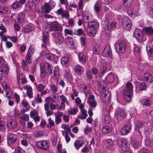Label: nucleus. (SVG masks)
I'll return each mask as SVG.
<instances>
[{
    "instance_id": "obj_14",
    "label": "nucleus",
    "mask_w": 153,
    "mask_h": 153,
    "mask_svg": "<svg viewBox=\"0 0 153 153\" xmlns=\"http://www.w3.org/2000/svg\"><path fill=\"white\" fill-rule=\"evenodd\" d=\"M65 42L66 44L69 48L73 49L75 48L74 45V43L72 37H68L65 38Z\"/></svg>"
},
{
    "instance_id": "obj_48",
    "label": "nucleus",
    "mask_w": 153,
    "mask_h": 153,
    "mask_svg": "<svg viewBox=\"0 0 153 153\" xmlns=\"http://www.w3.org/2000/svg\"><path fill=\"white\" fill-rule=\"evenodd\" d=\"M78 110L77 108H75L73 109L69 110L68 111L69 114L71 115H74L78 112Z\"/></svg>"
},
{
    "instance_id": "obj_5",
    "label": "nucleus",
    "mask_w": 153,
    "mask_h": 153,
    "mask_svg": "<svg viewBox=\"0 0 153 153\" xmlns=\"http://www.w3.org/2000/svg\"><path fill=\"white\" fill-rule=\"evenodd\" d=\"M126 44L123 41H121L115 45V48L117 52L123 53L126 51Z\"/></svg>"
},
{
    "instance_id": "obj_32",
    "label": "nucleus",
    "mask_w": 153,
    "mask_h": 153,
    "mask_svg": "<svg viewBox=\"0 0 153 153\" xmlns=\"http://www.w3.org/2000/svg\"><path fill=\"white\" fill-rule=\"evenodd\" d=\"M128 13L129 16L134 17L138 15V12L137 10L133 8H130L129 10H128Z\"/></svg>"
},
{
    "instance_id": "obj_3",
    "label": "nucleus",
    "mask_w": 153,
    "mask_h": 153,
    "mask_svg": "<svg viewBox=\"0 0 153 153\" xmlns=\"http://www.w3.org/2000/svg\"><path fill=\"white\" fill-rule=\"evenodd\" d=\"M87 30L89 32L90 35L94 36L97 32L96 29L99 27L98 23L95 21L89 22L88 23Z\"/></svg>"
},
{
    "instance_id": "obj_53",
    "label": "nucleus",
    "mask_w": 153,
    "mask_h": 153,
    "mask_svg": "<svg viewBox=\"0 0 153 153\" xmlns=\"http://www.w3.org/2000/svg\"><path fill=\"white\" fill-rule=\"evenodd\" d=\"M21 64L22 66L24 69L26 70L28 69V67L27 65V64L26 61L24 60H22Z\"/></svg>"
},
{
    "instance_id": "obj_29",
    "label": "nucleus",
    "mask_w": 153,
    "mask_h": 153,
    "mask_svg": "<svg viewBox=\"0 0 153 153\" xmlns=\"http://www.w3.org/2000/svg\"><path fill=\"white\" fill-rule=\"evenodd\" d=\"M78 57L79 61L82 63H86V58L85 55L82 53H80L78 54Z\"/></svg>"
},
{
    "instance_id": "obj_24",
    "label": "nucleus",
    "mask_w": 153,
    "mask_h": 153,
    "mask_svg": "<svg viewBox=\"0 0 153 153\" xmlns=\"http://www.w3.org/2000/svg\"><path fill=\"white\" fill-rule=\"evenodd\" d=\"M114 79L113 74L112 73H110L106 77L105 81L108 83H111L114 81Z\"/></svg>"
},
{
    "instance_id": "obj_43",
    "label": "nucleus",
    "mask_w": 153,
    "mask_h": 153,
    "mask_svg": "<svg viewBox=\"0 0 153 153\" xmlns=\"http://www.w3.org/2000/svg\"><path fill=\"white\" fill-rule=\"evenodd\" d=\"M2 88L6 92V95H8L10 92L11 91V89L7 85L4 84V85L3 84L2 85Z\"/></svg>"
},
{
    "instance_id": "obj_6",
    "label": "nucleus",
    "mask_w": 153,
    "mask_h": 153,
    "mask_svg": "<svg viewBox=\"0 0 153 153\" xmlns=\"http://www.w3.org/2000/svg\"><path fill=\"white\" fill-rule=\"evenodd\" d=\"M118 143L121 147L122 150H128L129 149V144L128 143V142L126 138H122L118 139Z\"/></svg>"
},
{
    "instance_id": "obj_19",
    "label": "nucleus",
    "mask_w": 153,
    "mask_h": 153,
    "mask_svg": "<svg viewBox=\"0 0 153 153\" xmlns=\"http://www.w3.org/2000/svg\"><path fill=\"white\" fill-rule=\"evenodd\" d=\"M17 126L16 122L13 119L9 120L7 123V126L10 129L15 128Z\"/></svg>"
},
{
    "instance_id": "obj_2",
    "label": "nucleus",
    "mask_w": 153,
    "mask_h": 153,
    "mask_svg": "<svg viewBox=\"0 0 153 153\" xmlns=\"http://www.w3.org/2000/svg\"><path fill=\"white\" fill-rule=\"evenodd\" d=\"M62 27L56 21L52 22L48 24L45 27L47 32L51 31H60L62 30Z\"/></svg>"
},
{
    "instance_id": "obj_54",
    "label": "nucleus",
    "mask_w": 153,
    "mask_h": 153,
    "mask_svg": "<svg viewBox=\"0 0 153 153\" xmlns=\"http://www.w3.org/2000/svg\"><path fill=\"white\" fill-rule=\"evenodd\" d=\"M62 127L65 130L66 133L70 132L71 129L69 125L67 126L66 125L62 124Z\"/></svg>"
},
{
    "instance_id": "obj_15",
    "label": "nucleus",
    "mask_w": 153,
    "mask_h": 153,
    "mask_svg": "<svg viewBox=\"0 0 153 153\" xmlns=\"http://www.w3.org/2000/svg\"><path fill=\"white\" fill-rule=\"evenodd\" d=\"M9 71L8 66L4 63L1 64L0 67V71L3 75L7 74Z\"/></svg>"
},
{
    "instance_id": "obj_49",
    "label": "nucleus",
    "mask_w": 153,
    "mask_h": 153,
    "mask_svg": "<svg viewBox=\"0 0 153 153\" xmlns=\"http://www.w3.org/2000/svg\"><path fill=\"white\" fill-rule=\"evenodd\" d=\"M124 5L126 7L130 6L132 3V0H122Z\"/></svg>"
},
{
    "instance_id": "obj_22",
    "label": "nucleus",
    "mask_w": 153,
    "mask_h": 153,
    "mask_svg": "<svg viewBox=\"0 0 153 153\" xmlns=\"http://www.w3.org/2000/svg\"><path fill=\"white\" fill-rule=\"evenodd\" d=\"M143 30L147 35L151 36L153 34V27L151 26L145 27L143 29Z\"/></svg>"
},
{
    "instance_id": "obj_10",
    "label": "nucleus",
    "mask_w": 153,
    "mask_h": 153,
    "mask_svg": "<svg viewBox=\"0 0 153 153\" xmlns=\"http://www.w3.org/2000/svg\"><path fill=\"white\" fill-rule=\"evenodd\" d=\"M42 41L43 43L42 44V46L43 47L46 48L49 44V35L48 32L43 33Z\"/></svg>"
},
{
    "instance_id": "obj_18",
    "label": "nucleus",
    "mask_w": 153,
    "mask_h": 153,
    "mask_svg": "<svg viewBox=\"0 0 153 153\" xmlns=\"http://www.w3.org/2000/svg\"><path fill=\"white\" fill-rule=\"evenodd\" d=\"M143 80L152 83L153 81V76L150 73H146L144 74Z\"/></svg>"
},
{
    "instance_id": "obj_21",
    "label": "nucleus",
    "mask_w": 153,
    "mask_h": 153,
    "mask_svg": "<svg viewBox=\"0 0 153 153\" xmlns=\"http://www.w3.org/2000/svg\"><path fill=\"white\" fill-rule=\"evenodd\" d=\"M62 115V113L60 111L57 112L55 114V122L56 124L58 125L61 122V118Z\"/></svg>"
},
{
    "instance_id": "obj_64",
    "label": "nucleus",
    "mask_w": 153,
    "mask_h": 153,
    "mask_svg": "<svg viewBox=\"0 0 153 153\" xmlns=\"http://www.w3.org/2000/svg\"><path fill=\"white\" fill-rule=\"evenodd\" d=\"M35 100L36 102L41 103L42 102V101L41 98L39 97V94H37V97H36L35 99Z\"/></svg>"
},
{
    "instance_id": "obj_42",
    "label": "nucleus",
    "mask_w": 153,
    "mask_h": 153,
    "mask_svg": "<svg viewBox=\"0 0 153 153\" xmlns=\"http://www.w3.org/2000/svg\"><path fill=\"white\" fill-rule=\"evenodd\" d=\"M53 75L52 78L54 79H56L59 77V73L58 69L57 68H55L53 71Z\"/></svg>"
},
{
    "instance_id": "obj_20",
    "label": "nucleus",
    "mask_w": 153,
    "mask_h": 153,
    "mask_svg": "<svg viewBox=\"0 0 153 153\" xmlns=\"http://www.w3.org/2000/svg\"><path fill=\"white\" fill-rule=\"evenodd\" d=\"M130 128V126L126 125L121 129L120 130V133L122 135H126L129 132Z\"/></svg>"
},
{
    "instance_id": "obj_46",
    "label": "nucleus",
    "mask_w": 153,
    "mask_h": 153,
    "mask_svg": "<svg viewBox=\"0 0 153 153\" xmlns=\"http://www.w3.org/2000/svg\"><path fill=\"white\" fill-rule=\"evenodd\" d=\"M139 88L140 91L146 90V85L145 82H141L139 85Z\"/></svg>"
},
{
    "instance_id": "obj_9",
    "label": "nucleus",
    "mask_w": 153,
    "mask_h": 153,
    "mask_svg": "<svg viewBox=\"0 0 153 153\" xmlns=\"http://www.w3.org/2000/svg\"><path fill=\"white\" fill-rule=\"evenodd\" d=\"M133 94L132 90L125 88L123 91L124 99L126 101L131 100V97Z\"/></svg>"
},
{
    "instance_id": "obj_33",
    "label": "nucleus",
    "mask_w": 153,
    "mask_h": 153,
    "mask_svg": "<svg viewBox=\"0 0 153 153\" xmlns=\"http://www.w3.org/2000/svg\"><path fill=\"white\" fill-rule=\"evenodd\" d=\"M83 144V141L77 140L74 142V145L75 149L77 150H78L81 147H82Z\"/></svg>"
},
{
    "instance_id": "obj_51",
    "label": "nucleus",
    "mask_w": 153,
    "mask_h": 153,
    "mask_svg": "<svg viewBox=\"0 0 153 153\" xmlns=\"http://www.w3.org/2000/svg\"><path fill=\"white\" fill-rule=\"evenodd\" d=\"M34 136L35 137H38L43 136L44 134L42 131H36L34 134Z\"/></svg>"
},
{
    "instance_id": "obj_12",
    "label": "nucleus",
    "mask_w": 153,
    "mask_h": 153,
    "mask_svg": "<svg viewBox=\"0 0 153 153\" xmlns=\"http://www.w3.org/2000/svg\"><path fill=\"white\" fill-rule=\"evenodd\" d=\"M116 23V22L114 19H109L107 26L108 30L109 31V34H110V30L114 29L115 28Z\"/></svg>"
},
{
    "instance_id": "obj_26",
    "label": "nucleus",
    "mask_w": 153,
    "mask_h": 153,
    "mask_svg": "<svg viewBox=\"0 0 153 153\" xmlns=\"http://www.w3.org/2000/svg\"><path fill=\"white\" fill-rule=\"evenodd\" d=\"M42 12L46 13H49L51 10V7L48 3H46L41 7Z\"/></svg>"
},
{
    "instance_id": "obj_40",
    "label": "nucleus",
    "mask_w": 153,
    "mask_h": 153,
    "mask_svg": "<svg viewBox=\"0 0 153 153\" xmlns=\"http://www.w3.org/2000/svg\"><path fill=\"white\" fill-rule=\"evenodd\" d=\"M32 30V27L30 25H26L24 28V31L26 33H29Z\"/></svg>"
},
{
    "instance_id": "obj_23",
    "label": "nucleus",
    "mask_w": 153,
    "mask_h": 153,
    "mask_svg": "<svg viewBox=\"0 0 153 153\" xmlns=\"http://www.w3.org/2000/svg\"><path fill=\"white\" fill-rule=\"evenodd\" d=\"M25 16V14L24 12L18 13L17 16V22L21 23L24 20Z\"/></svg>"
},
{
    "instance_id": "obj_52",
    "label": "nucleus",
    "mask_w": 153,
    "mask_h": 153,
    "mask_svg": "<svg viewBox=\"0 0 153 153\" xmlns=\"http://www.w3.org/2000/svg\"><path fill=\"white\" fill-rule=\"evenodd\" d=\"M38 113L37 111L36 110H35L33 111H30V116L32 118H33L34 117L38 115Z\"/></svg>"
},
{
    "instance_id": "obj_4",
    "label": "nucleus",
    "mask_w": 153,
    "mask_h": 153,
    "mask_svg": "<svg viewBox=\"0 0 153 153\" xmlns=\"http://www.w3.org/2000/svg\"><path fill=\"white\" fill-rule=\"evenodd\" d=\"M121 23L123 28L129 31L131 28V23L129 18L127 16L123 17L121 20Z\"/></svg>"
},
{
    "instance_id": "obj_37",
    "label": "nucleus",
    "mask_w": 153,
    "mask_h": 153,
    "mask_svg": "<svg viewBox=\"0 0 153 153\" xmlns=\"http://www.w3.org/2000/svg\"><path fill=\"white\" fill-rule=\"evenodd\" d=\"M64 77L69 82H71L72 81L73 78L71 74L68 72L66 71L64 74Z\"/></svg>"
},
{
    "instance_id": "obj_47",
    "label": "nucleus",
    "mask_w": 153,
    "mask_h": 153,
    "mask_svg": "<svg viewBox=\"0 0 153 153\" xmlns=\"http://www.w3.org/2000/svg\"><path fill=\"white\" fill-rule=\"evenodd\" d=\"M22 104L25 108H26V110H28L29 108V104L28 102L25 100L22 101Z\"/></svg>"
},
{
    "instance_id": "obj_61",
    "label": "nucleus",
    "mask_w": 153,
    "mask_h": 153,
    "mask_svg": "<svg viewBox=\"0 0 153 153\" xmlns=\"http://www.w3.org/2000/svg\"><path fill=\"white\" fill-rule=\"evenodd\" d=\"M25 61L27 64L31 63L32 61V57L26 55Z\"/></svg>"
},
{
    "instance_id": "obj_30",
    "label": "nucleus",
    "mask_w": 153,
    "mask_h": 153,
    "mask_svg": "<svg viewBox=\"0 0 153 153\" xmlns=\"http://www.w3.org/2000/svg\"><path fill=\"white\" fill-rule=\"evenodd\" d=\"M142 104L145 106H150L151 105L152 101L149 98H144L141 101Z\"/></svg>"
},
{
    "instance_id": "obj_56",
    "label": "nucleus",
    "mask_w": 153,
    "mask_h": 153,
    "mask_svg": "<svg viewBox=\"0 0 153 153\" xmlns=\"http://www.w3.org/2000/svg\"><path fill=\"white\" fill-rule=\"evenodd\" d=\"M139 142L136 140H134L132 143V145L136 149H137L138 147Z\"/></svg>"
},
{
    "instance_id": "obj_25",
    "label": "nucleus",
    "mask_w": 153,
    "mask_h": 153,
    "mask_svg": "<svg viewBox=\"0 0 153 153\" xmlns=\"http://www.w3.org/2000/svg\"><path fill=\"white\" fill-rule=\"evenodd\" d=\"M69 58L67 56H63L61 59V63L65 67H68L69 65Z\"/></svg>"
},
{
    "instance_id": "obj_44",
    "label": "nucleus",
    "mask_w": 153,
    "mask_h": 153,
    "mask_svg": "<svg viewBox=\"0 0 153 153\" xmlns=\"http://www.w3.org/2000/svg\"><path fill=\"white\" fill-rule=\"evenodd\" d=\"M12 8L13 9L19 8L22 7L20 5L18 1H16L14 2L11 5Z\"/></svg>"
},
{
    "instance_id": "obj_57",
    "label": "nucleus",
    "mask_w": 153,
    "mask_h": 153,
    "mask_svg": "<svg viewBox=\"0 0 153 153\" xmlns=\"http://www.w3.org/2000/svg\"><path fill=\"white\" fill-rule=\"evenodd\" d=\"M64 32L66 34L70 36H72L74 33L72 30L68 29H65Z\"/></svg>"
},
{
    "instance_id": "obj_38",
    "label": "nucleus",
    "mask_w": 153,
    "mask_h": 153,
    "mask_svg": "<svg viewBox=\"0 0 153 153\" xmlns=\"http://www.w3.org/2000/svg\"><path fill=\"white\" fill-rule=\"evenodd\" d=\"M101 8L100 4H99L98 1L97 2L94 6V11L96 13H98L100 11Z\"/></svg>"
},
{
    "instance_id": "obj_36",
    "label": "nucleus",
    "mask_w": 153,
    "mask_h": 153,
    "mask_svg": "<svg viewBox=\"0 0 153 153\" xmlns=\"http://www.w3.org/2000/svg\"><path fill=\"white\" fill-rule=\"evenodd\" d=\"M84 71V68L82 66L79 65H77L75 68V71L76 73L81 74Z\"/></svg>"
},
{
    "instance_id": "obj_55",
    "label": "nucleus",
    "mask_w": 153,
    "mask_h": 153,
    "mask_svg": "<svg viewBox=\"0 0 153 153\" xmlns=\"http://www.w3.org/2000/svg\"><path fill=\"white\" fill-rule=\"evenodd\" d=\"M133 88V86L132 83L131 82H129L126 83V88H125L132 90Z\"/></svg>"
},
{
    "instance_id": "obj_16",
    "label": "nucleus",
    "mask_w": 153,
    "mask_h": 153,
    "mask_svg": "<svg viewBox=\"0 0 153 153\" xmlns=\"http://www.w3.org/2000/svg\"><path fill=\"white\" fill-rule=\"evenodd\" d=\"M55 39L57 40L59 42L62 43L64 40V38L62 34L59 32H54L52 34Z\"/></svg>"
},
{
    "instance_id": "obj_17",
    "label": "nucleus",
    "mask_w": 153,
    "mask_h": 153,
    "mask_svg": "<svg viewBox=\"0 0 153 153\" xmlns=\"http://www.w3.org/2000/svg\"><path fill=\"white\" fill-rule=\"evenodd\" d=\"M7 143L8 145L13 144L14 143L16 140V135L13 134H10L9 135L7 138Z\"/></svg>"
},
{
    "instance_id": "obj_41",
    "label": "nucleus",
    "mask_w": 153,
    "mask_h": 153,
    "mask_svg": "<svg viewBox=\"0 0 153 153\" xmlns=\"http://www.w3.org/2000/svg\"><path fill=\"white\" fill-rule=\"evenodd\" d=\"M8 8L4 5H2L0 7V13L3 14H6L7 13Z\"/></svg>"
},
{
    "instance_id": "obj_28",
    "label": "nucleus",
    "mask_w": 153,
    "mask_h": 153,
    "mask_svg": "<svg viewBox=\"0 0 153 153\" xmlns=\"http://www.w3.org/2000/svg\"><path fill=\"white\" fill-rule=\"evenodd\" d=\"M107 68L106 65H102L100 68L99 71V75L102 77L107 71Z\"/></svg>"
},
{
    "instance_id": "obj_34",
    "label": "nucleus",
    "mask_w": 153,
    "mask_h": 153,
    "mask_svg": "<svg viewBox=\"0 0 153 153\" xmlns=\"http://www.w3.org/2000/svg\"><path fill=\"white\" fill-rule=\"evenodd\" d=\"M145 124V123H143L140 120L136 121L135 125L136 129L142 128Z\"/></svg>"
},
{
    "instance_id": "obj_59",
    "label": "nucleus",
    "mask_w": 153,
    "mask_h": 153,
    "mask_svg": "<svg viewBox=\"0 0 153 153\" xmlns=\"http://www.w3.org/2000/svg\"><path fill=\"white\" fill-rule=\"evenodd\" d=\"M88 103L90 106L93 108L95 107L97 105V102L95 100L93 101H91Z\"/></svg>"
},
{
    "instance_id": "obj_11",
    "label": "nucleus",
    "mask_w": 153,
    "mask_h": 153,
    "mask_svg": "<svg viewBox=\"0 0 153 153\" xmlns=\"http://www.w3.org/2000/svg\"><path fill=\"white\" fill-rule=\"evenodd\" d=\"M142 31L140 29H136L134 32L133 35L139 42H141L143 40V38L141 33Z\"/></svg>"
},
{
    "instance_id": "obj_39",
    "label": "nucleus",
    "mask_w": 153,
    "mask_h": 153,
    "mask_svg": "<svg viewBox=\"0 0 153 153\" xmlns=\"http://www.w3.org/2000/svg\"><path fill=\"white\" fill-rule=\"evenodd\" d=\"M81 114L78 117L81 119H84L88 116L87 113V111L85 110H84L81 111Z\"/></svg>"
},
{
    "instance_id": "obj_1",
    "label": "nucleus",
    "mask_w": 153,
    "mask_h": 153,
    "mask_svg": "<svg viewBox=\"0 0 153 153\" xmlns=\"http://www.w3.org/2000/svg\"><path fill=\"white\" fill-rule=\"evenodd\" d=\"M40 67V77L43 79L46 75L49 76L52 74L53 67L51 65L48 63H46L45 65H41Z\"/></svg>"
},
{
    "instance_id": "obj_31",
    "label": "nucleus",
    "mask_w": 153,
    "mask_h": 153,
    "mask_svg": "<svg viewBox=\"0 0 153 153\" xmlns=\"http://www.w3.org/2000/svg\"><path fill=\"white\" fill-rule=\"evenodd\" d=\"M112 130L111 128L108 126H103L102 130V133L106 134L110 132Z\"/></svg>"
},
{
    "instance_id": "obj_60",
    "label": "nucleus",
    "mask_w": 153,
    "mask_h": 153,
    "mask_svg": "<svg viewBox=\"0 0 153 153\" xmlns=\"http://www.w3.org/2000/svg\"><path fill=\"white\" fill-rule=\"evenodd\" d=\"M37 90L40 92H42L44 89L45 87L42 84H40L37 87Z\"/></svg>"
},
{
    "instance_id": "obj_35",
    "label": "nucleus",
    "mask_w": 153,
    "mask_h": 153,
    "mask_svg": "<svg viewBox=\"0 0 153 153\" xmlns=\"http://www.w3.org/2000/svg\"><path fill=\"white\" fill-rule=\"evenodd\" d=\"M91 16L90 15L86 14L85 15H83V20L84 23H88L89 22V21L91 19Z\"/></svg>"
},
{
    "instance_id": "obj_62",
    "label": "nucleus",
    "mask_w": 153,
    "mask_h": 153,
    "mask_svg": "<svg viewBox=\"0 0 153 153\" xmlns=\"http://www.w3.org/2000/svg\"><path fill=\"white\" fill-rule=\"evenodd\" d=\"M145 144L146 146H152V141L149 139H147L145 140Z\"/></svg>"
},
{
    "instance_id": "obj_58",
    "label": "nucleus",
    "mask_w": 153,
    "mask_h": 153,
    "mask_svg": "<svg viewBox=\"0 0 153 153\" xmlns=\"http://www.w3.org/2000/svg\"><path fill=\"white\" fill-rule=\"evenodd\" d=\"M95 100V97L93 94H90L87 98V102L88 103L93 101Z\"/></svg>"
},
{
    "instance_id": "obj_45",
    "label": "nucleus",
    "mask_w": 153,
    "mask_h": 153,
    "mask_svg": "<svg viewBox=\"0 0 153 153\" xmlns=\"http://www.w3.org/2000/svg\"><path fill=\"white\" fill-rule=\"evenodd\" d=\"M74 34L76 35L81 36L83 35V32L82 28L78 29L76 30H75Z\"/></svg>"
},
{
    "instance_id": "obj_7",
    "label": "nucleus",
    "mask_w": 153,
    "mask_h": 153,
    "mask_svg": "<svg viewBox=\"0 0 153 153\" xmlns=\"http://www.w3.org/2000/svg\"><path fill=\"white\" fill-rule=\"evenodd\" d=\"M37 144L39 148L42 150H48L49 149V144L46 140L39 141L37 142Z\"/></svg>"
},
{
    "instance_id": "obj_8",
    "label": "nucleus",
    "mask_w": 153,
    "mask_h": 153,
    "mask_svg": "<svg viewBox=\"0 0 153 153\" xmlns=\"http://www.w3.org/2000/svg\"><path fill=\"white\" fill-rule=\"evenodd\" d=\"M127 115V114L125 110L122 108L119 109L117 117V119L118 122L123 120Z\"/></svg>"
},
{
    "instance_id": "obj_13",
    "label": "nucleus",
    "mask_w": 153,
    "mask_h": 153,
    "mask_svg": "<svg viewBox=\"0 0 153 153\" xmlns=\"http://www.w3.org/2000/svg\"><path fill=\"white\" fill-rule=\"evenodd\" d=\"M112 52L109 45L106 46L102 52L103 55L106 57L112 58Z\"/></svg>"
},
{
    "instance_id": "obj_50",
    "label": "nucleus",
    "mask_w": 153,
    "mask_h": 153,
    "mask_svg": "<svg viewBox=\"0 0 153 153\" xmlns=\"http://www.w3.org/2000/svg\"><path fill=\"white\" fill-rule=\"evenodd\" d=\"M146 50L148 55L151 57L153 56V49L149 47H146Z\"/></svg>"
},
{
    "instance_id": "obj_27",
    "label": "nucleus",
    "mask_w": 153,
    "mask_h": 153,
    "mask_svg": "<svg viewBox=\"0 0 153 153\" xmlns=\"http://www.w3.org/2000/svg\"><path fill=\"white\" fill-rule=\"evenodd\" d=\"M104 145L106 148L111 149L113 148V144L111 139H108L105 141Z\"/></svg>"
},
{
    "instance_id": "obj_63",
    "label": "nucleus",
    "mask_w": 153,
    "mask_h": 153,
    "mask_svg": "<svg viewBox=\"0 0 153 153\" xmlns=\"http://www.w3.org/2000/svg\"><path fill=\"white\" fill-rule=\"evenodd\" d=\"M8 38L13 42L16 43L18 41V37L17 36H8Z\"/></svg>"
}]
</instances>
